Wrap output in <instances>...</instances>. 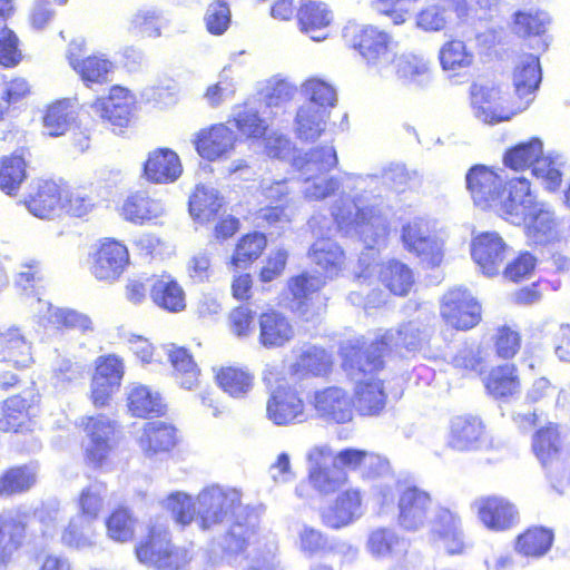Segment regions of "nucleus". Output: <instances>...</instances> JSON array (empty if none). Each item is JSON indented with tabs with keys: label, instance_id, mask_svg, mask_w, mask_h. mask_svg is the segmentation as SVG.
Listing matches in <instances>:
<instances>
[{
	"label": "nucleus",
	"instance_id": "obj_53",
	"mask_svg": "<svg viewBox=\"0 0 570 570\" xmlns=\"http://www.w3.org/2000/svg\"><path fill=\"white\" fill-rule=\"evenodd\" d=\"M495 356L509 361L514 358L522 347V334L517 328L504 324L497 327L492 338Z\"/></svg>",
	"mask_w": 570,
	"mask_h": 570
},
{
	"label": "nucleus",
	"instance_id": "obj_57",
	"mask_svg": "<svg viewBox=\"0 0 570 570\" xmlns=\"http://www.w3.org/2000/svg\"><path fill=\"white\" fill-rule=\"evenodd\" d=\"M128 409L134 416L149 417L163 415L166 405L160 394H129Z\"/></svg>",
	"mask_w": 570,
	"mask_h": 570
},
{
	"label": "nucleus",
	"instance_id": "obj_25",
	"mask_svg": "<svg viewBox=\"0 0 570 570\" xmlns=\"http://www.w3.org/2000/svg\"><path fill=\"white\" fill-rule=\"evenodd\" d=\"M77 110L69 98L55 99L43 106L40 122L49 137L65 136L77 118Z\"/></svg>",
	"mask_w": 570,
	"mask_h": 570
},
{
	"label": "nucleus",
	"instance_id": "obj_3",
	"mask_svg": "<svg viewBox=\"0 0 570 570\" xmlns=\"http://www.w3.org/2000/svg\"><path fill=\"white\" fill-rule=\"evenodd\" d=\"M399 494L397 522L406 531H419L426 527L432 517V499L430 494L416 485H406L392 480L379 485L382 504L394 502Z\"/></svg>",
	"mask_w": 570,
	"mask_h": 570
},
{
	"label": "nucleus",
	"instance_id": "obj_51",
	"mask_svg": "<svg viewBox=\"0 0 570 570\" xmlns=\"http://www.w3.org/2000/svg\"><path fill=\"white\" fill-rule=\"evenodd\" d=\"M73 517L63 530L61 542L68 548L85 550L95 546V531L92 522Z\"/></svg>",
	"mask_w": 570,
	"mask_h": 570
},
{
	"label": "nucleus",
	"instance_id": "obj_52",
	"mask_svg": "<svg viewBox=\"0 0 570 570\" xmlns=\"http://www.w3.org/2000/svg\"><path fill=\"white\" fill-rule=\"evenodd\" d=\"M525 223L527 235L537 243H548L556 237V220L551 213L538 205L531 209Z\"/></svg>",
	"mask_w": 570,
	"mask_h": 570
},
{
	"label": "nucleus",
	"instance_id": "obj_13",
	"mask_svg": "<svg viewBox=\"0 0 570 570\" xmlns=\"http://www.w3.org/2000/svg\"><path fill=\"white\" fill-rule=\"evenodd\" d=\"M485 426L475 415L459 414L451 417L446 444L452 450L468 452L487 445Z\"/></svg>",
	"mask_w": 570,
	"mask_h": 570
},
{
	"label": "nucleus",
	"instance_id": "obj_47",
	"mask_svg": "<svg viewBox=\"0 0 570 570\" xmlns=\"http://www.w3.org/2000/svg\"><path fill=\"white\" fill-rule=\"evenodd\" d=\"M96 206V198L89 187L78 186L71 189L66 183L61 209H65L68 216L83 219L94 212Z\"/></svg>",
	"mask_w": 570,
	"mask_h": 570
},
{
	"label": "nucleus",
	"instance_id": "obj_37",
	"mask_svg": "<svg viewBox=\"0 0 570 570\" xmlns=\"http://www.w3.org/2000/svg\"><path fill=\"white\" fill-rule=\"evenodd\" d=\"M267 247V237L262 232H248L236 242L229 265L234 268L249 267L262 257Z\"/></svg>",
	"mask_w": 570,
	"mask_h": 570
},
{
	"label": "nucleus",
	"instance_id": "obj_17",
	"mask_svg": "<svg viewBox=\"0 0 570 570\" xmlns=\"http://www.w3.org/2000/svg\"><path fill=\"white\" fill-rule=\"evenodd\" d=\"M141 171L147 181L167 185L176 181L181 176L183 165L174 149L158 147L147 154Z\"/></svg>",
	"mask_w": 570,
	"mask_h": 570
},
{
	"label": "nucleus",
	"instance_id": "obj_9",
	"mask_svg": "<svg viewBox=\"0 0 570 570\" xmlns=\"http://www.w3.org/2000/svg\"><path fill=\"white\" fill-rule=\"evenodd\" d=\"M134 106L135 96L128 88L120 85L111 86L106 96L97 97L91 105L100 119L114 131L119 132L129 127Z\"/></svg>",
	"mask_w": 570,
	"mask_h": 570
},
{
	"label": "nucleus",
	"instance_id": "obj_33",
	"mask_svg": "<svg viewBox=\"0 0 570 570\" xmlns=\"http://www.w3.org/2000/svg\"><path fill=\"white\" fill-rule=\"evenodd\" d=\"M225 202L216 190L197 186L189 196L188 210L194 220L208 224L224 209Z\"/></svg>",
	"mask_w": 570,
	"mask_h": 570
},
{
	"label": "nucleus",
	"instance_id": "obj_15",
	"mask_svg": "<svg viewBox=\"0 0 570 570\" xmlns=\"http://www.w3.org/2000/svg\"><path fill=\"white\" fill-rule=\"evenodd\" d=\"M149 298L157 308L169 314H179L187 308L185 288L167 272L150 275Z\"/></svg>",
	"mask_w": 570,
	"mask_h": 570
},
{
	"label": "nucleus",
	"instance_id": "obj_44",
	"mask_svg": "<svg viewBox=\"0 0 570 570\" xmlns=\"http://www.w3.org/2000/svg\"><path fill=\"white\" fill-rule=\"evenodd\" d=\"M366 546L375 558H387L401 554L406 550L407 544L394 530L379 528L370 533Z\"/></svg>",
	"mask_w": 570,
	"mask_h": 570
},
{
	"label": "nucleus",
	"instance_id": "obj_60",
	"mask_svg": "<svg viewBox=\"0 0 570 570\" xmlns=\"http://www.w3.org/2000/svg\"><path fill=\"white\" fill-rule=\"evenodd\" d=\"M205 26L207 31L214 36H220L227 31L232 22V13L227 3L215 1L206 10Z\"/></svg>",
	"mask_w": 570,
	"mask_h": 570
},
{
	"label": "nucleus",
	"instance_id": "obj_59",
	"mask_svg": "<svg viewBox=\"0 0 570 570\" xmlns=\"http://www.w3.org/2000/svg\"><path fill=\"white\" fill-rule=\"evenodd\" d=\"M390 65H393L396 77L403 81H415L429 72L428 63L415 56L403 55L396 58L394 55Z\"/></svg>",
	"mask_w": 570,
	"mask_h": 570
},
{
	"label": "nucleus",
	"instance_id": "obj_21",
	"mask_svg": "<svg viewBox=\"0 0 570 570\" xmlns=\"http://www.w3.org/2000/svg\"><path fill=\"white\" fill-rule=\"evenodd\" d=\"M508 194L499 200L500 213L505 219L527 220L531 209L538 204L531 193V184L523 177L507 183Z\"/></svg>",
	"mask_w": 570,
	"mask_h": 570
},
{
	"label": "nucleus",
	"instance_id": "obj_56",
	"mask_svg": "<svg viewBox=\"0 0 570 570\" xmlns=\"http://www.w3.org/2000/svg\"><path fill=\"white\" fill-rule=\"evenodd\" d=\"M135 522L128 509H116L106 521L107 533L114 541L127 542L134 537Z\"/></svg>",
	"mask_w": 570,
	"mask_h": 570
},
{
	"label": "nucleus",
	"instance_id": "obj_54",
	"mask_svg": "<svg viewBox=\"0 0 570 570\" xmlns=\"http://www.w3.org/2000/svg\"><path fill=\"white\" fill-rule=\"evenodd\" d=\"M106 493L105 483L100 481L91 482L79 495L78 505L80 511L76 517H82L81 519L94 522L102 508Z\"/></svg>",
	"mask_w": 570,
	"mask_h": 570
},
{
	"label": "nucleus",
	"instance_id": "obj_58",
	"mask_svg": "<svg viewBox=\"0 0 570 570\" xmlns=\"http://www.w3.org/2000/svg\"><path fill=\"white\" fill-rule=\"evenodd\" d=\"M237 130L250 139H264L267 135L268 126L253 109H245L238 112L234 118Z\"/></svg>",
	"mask_w": 570,
	"mask_h": 570
},
{
	"label": "nucleus",
	"instance_id": "obj_5",
	"mask_svg": "<svg viewBox=\"0 0 570 570\" xmlns=\"http://www.w3.org/2000/svg\"><path fill=\"white\" fill-rule=\"evenodd\" d=\"M135 552L139 562L158 570H179L191 560L190 551L173 546L169 531L161 525L150 527Z\"/></svg>",
	"mask_w": 570,
	"mask_h": 570
},
{
	"label": "nucleus",
	"instance_id": "obj_29",
	"mask_svg": "<svg viewBox=\"0 0 570 570\" xmlns=\"http://www.w3.org/2000/svg\"><path fill=\"white\" fill-rule=\"evenodd\" d=\"M266 415L275 425H288L306 419L304 401L298 394H272L266 404Z\"/></svg>",
	"mask_w": 570,
	"mask_h": 570
},
{
	"label": "nucleus",
	"instance_id": "obj_41",
	"mask_svg": "<svg viewBox=\"0 0 570 570\" xmlns=\"http://www.w3.org/2000/svg\"><path fill=\"white\" fill-rule=\"evenodd\" d=\"M311 256L328 277L337 275L345 266L343 249L330 238H318L311 248Z\"/></svg>",
	"mask_w": 570,
	"mask_h": 570
},
{
	"label": "nucleus",
	"instance_id": "obj_34",
	"mask_svg": "<svg viewBox=\"0 0 570 570\" xmlns=\"http://www.w3.org/2000/svg\"><path fill=\"white\" fill-rule=\"evenodd\" d=\"M168 361L173 367L174 379L180 389L198 387L200 368L190 350L185 346H173L168 352Z\"/></svg>",
	"mask_w": 570,
	"mask_h": 570
},
{
	"label": "nucleus",
	"instance_id": "obj_20",
	"mask_svg": "<svg viewBox=\"0 0 570 570\" xmlns=\"http://www.w3.org/2000/svg\"><path fill=\"white\" fill-rule=\"evenodd\" d=\"M258 343L265 348L285 346L295 336L289 318L274 308L266 309L257 316Z\"/></svg>",
	"mask_w": 570,
	"mask_h": 570
},
{
	"label": "nucleus",
	"instance_id": "obj_7",
	"mask_svg": "<svg viewBox=\"0 0 570 570\" xmlns=\"http://www.w3.org/2000/svg\"><path fill=\"white\" fill-rule=\"evenodd\" d=\"M440 316L448 328L466 332L480 324L482 306L468 289L452 288L441 299Z\"/></svg>",
	"mask_w": 570,
	"mask_h": 570
},
{
	"label": "nucleus",
	"instance_id": "obj_35",
	"mask_svg": "<svg viewBox=\"0 0 570 570\" xmlns=\"http://www.w3.org/2000/svg\"><path fill=\"white\" fill-rule=\"evenodd\" d=\"M543 144L538 137L518 142L508 148L503 154V165L514 171L531 169L543 158Z\"/></svg>",
	"mask_w": 570,
	"mask_h": 570
},
{
	"label": "nucleus",
	"instance_id": "obj_4",
	"mask_svg": "<svg viewBox=\"0 0 570 570\" xmlns=\"http://www.w3.org/2000/svg\"><path fill=\"white\" fill-rule=\"evenodd\" d=\"M345 45L355 51L367 68L381 72L394 57L395 41L374 24H351L343 30Z\"/></svg>",
	"mask_w": 570,
	"mask_h": 570
},
{
	"label": "nucleus",
	"instance_id": "obj_42",
	"mask_svg": "<svg viewBox=\"0 0 570 570\" xmlns=\"http://www.w3.org/2000/svg\"><path fill=\"white\" fill-rule=\"evenodd\" d=\"M439 60L444 71L452 76H459L473 65L474 55L468 49L464 41L454 38L442 45L439 51Z\"/></svg>",
	"mask_w": 570,
	"mask_h": 570
},
{
	"label": "nucleus",
	"instance_id": "obj_24",
	"mask_svg": "<svg viewBox=\"0 0 570 570\" xmlns=\"http://www.w3.org/2000/svg\"><path fill=\"white\" fill-rule=\"evenodd\" d=\"M362 500L358 491L348 490L335 499L334 503L325 508L322 513V522L332 529H341L361 518Z\"/></svg>",
	"mask_w": 570,
	"mask_h": 570
},
{
	"label": "nucleus",
	"instance_id": "obj_23",
	"mask_svg": "<svg viewBox=\"0 0 570 570\" xmlns=\"http://www.w3.org/2000/svg\"><path fill=\"white\" fill-rule=\"evenodd\" d=\"M164 210L161 200L154 198L147 190H136L126 196L119 214L128 223L144 225L159 218Z\"/></svg>",
	"mask_w": 570,
	"mask_h": 570
},
{
	"label": "nucleus",
	"instance_id": "obj_14",
	"mask_svg": "<svg viewBox=\"0 0 570 570\" xmlns=\"http://www.w3.org/2000/svg\"><path fill=\"white\" fill-rule=\"evenodd\" d=\"M66 181L41 178L35 181L26 200L27 208L37 217L51 218L62 208Z\"/></svg>",
	"mask_w": 570,
	"mask_h": 570
},
{
	"label": "nucleus",
	"instance_id": "obj_11",
	"mask_svg": "<svg viewBox=\"0 0 570 570\" xmlns=\"http://www.w3.org/2000/svg\"><path fill=\"white\" fill-rule=\"evenodd\" d=\"M83 41H71L67 51V59L72 70L80 77L87 87L104 85L109 81L115 65L102 53L83 56Z\"/></svg>",
	"mask_w": 570,
	"mask_h": 570
},
{
	"label": "nucleus",
	"instance_id": "obj_50",
	"mask_svg": "<svg viewBox=\"0 0 570 570\" xmlns=\"http://www.w3.org/2000/svg\"><path fill=\"white\" fill-rule=\"evenodd\" d=\"M215 382L224 392H248L254 385V375L238 366H220L215 372Z\"/></svg>",
	"mask_w": 570,
	"mask_h": 570
},
{
	"label": "nucleus",
	"instance_id": "obj_63",
	"mask_svg": "<svg viewBox=\"0 0 570 570\" xmlns=\"http://www.w3.org/2000/svg\"><path fill=\"white\" fill-rule=\"evenodd\" d=\"M331 365L332 362L323 348L312 347L299 356V366L304 370V375H325L330 372Z\"/></svg>",
	"mask_w": 570,
	"mask_h": 570
},
{
	"label": "nucleus",
	"instance_id": "obj_10",
	"mask_svg": "<svg viewBox=\"0 0 570 570\" xmlns=\"http://www.w3.org/2000/svg\"><path fill=\"white\" fill-rule=\"evenodd\" d=\"M532 449L547 470V475L552 487L562 492L561 485L567 482L568 473L563 471V463L559 460L561 441L556 425H548L535 432L532 440Z\"/></svg>",
	"mask_w": 570,
	"mask_h": 570
},
{
	"label": "nucleus",
	"instance_id": "obj_16",
	"mask_svg": "<svg viewBox=\"0 0 570 570\" xmlns=\"http://www.w3.org/2000/svg\"><path fill=\"white\" fill-rule=\"evenodd\" d=\"M466 188L476 205L489 207L501 199L504 183L501 176L484 165H474L465 176Z\"/></svg>",
	"mask_w": 570,
	"mask_h": 570
},
{
	"label": "nucleus",
	"instance_id": "obj_22",
	"mask_svg": "<svg viewBox=\"0 0 570 570\" xmlns=\"http://www.w3.org/2000/svg\"><path fill=\"white\" fill-rule=\"evenodd\" d=\"M481 522L490 530L505 531L519 521L517 508L501 497L480 498L474 502Z\"/></svg>",
	"mask_w": 570,
	"mask_h": 570
},
{
	"label": "nucleus",
	"instance_id": "obj_18",
	"mask_svg": "<svg viewBox=\"0 0 570 570\" xmlns=\"http://www.w3.org/2000/svg\"><path fill=\"white\" fill-rule=\"evenodd\" d=\"M508 246L499 234L484 232L472 240L471 254L482 272L489 276L497 275L507 257Z\"/></svg>",
	"mask_w": 570,
	"mask_h": 570
},
{
	"label": "nucleus",
	"instance_id": "obj_55",
	"mask_svg": "<svg viewBox=\"0 0 570 570\" xmlns=\"http://www.w3.org/2000/svg\"><path fill=\"white\" fill-rule=\"evenodd\" d=\"M488 350L484 346L462 347L453 356L452 364L458 371L481 374L488 367Z\"/></svg>",
	"mask_w": 570,
	"mask_h": 570
},
{
	"label": "nucleus",
	"instance_id": "obj_19",
	"mask_svg": "<svg viewBox=\"0 0 570 570\" xmlns=\"http://www.w3.org/2000/svg\"><path fill=\"white\" fill-rule=\"evenodd\" d=\"M235 144L234 131L224 124H214L200 129L194 139L197 154L208 161L226 156L234 149Z\"/></svg>",
	"mask_w": 570,
	"mask_h": 570
},
{
	"label": "nucleus",
	"instance_id": "obj_48",
	"mask_svg": "<svg viewBox=\"0 0 570 570\" xmlns=\"http://www.w3.org/2000/svg\"><path fill=\"white\" fill-rule=\"evenodd\" d=\"M488 392H515L521 386L518 366L503 363L492 367L483 379Z\"/></svg>",
	"mask_w": 570,
	"mask_h": 570
},
{
	"label": "nucleus",
	"instance_id": "obj_8",
	"mask_svg": "<svg viewBox=\"0 0 570 570\" xmlns=\"http://www.w3.org/2000/svg\"><path fill=\"white\" fill-rule=\"evenodd\" d=\"M471 104L484 122L497 124L510 120L520 111L509 92L500 86L472 85Z\"/></svg>",
	"mask_w": 570,
	"mask_h": 570
},
{
	"label": "nucleus",
	"instance_id": "obj_64",
	"mask_svg": "<svg viewBox=\"0 0 570 570\" xmlns=\"http://www.w3.org/2000/svg\"><path fill=\"white\" fill-rule=\"evenodd\" d=\"M255 312L246 305H237L228 314L232 332L238 337H247L255 330Z\"/></svg>",
	"mask_w": 570,
	"mask_h": 570
},
{
	"label": "nucleus",
	"instance_id": "obj_46",
	"mask_svg": "<svg viewBox=\"0 0 570 570\" xmlns=\"http://www.w3.org/2000/svg\"><path fill=\"white\" fill-rule=\"evenodd\" d=\"M541 82V68L539 58L527 56L514 68L513 83L518 96H527L538 89Z\"/></svg>",
	"mask_w": 570,
	"mask_h": 570
},
{
	"label": "nucleus",
	"instance_id": "obj_38",
	"mask_svg": "<svg viewBox=\"0 0 570 570\" xmlns=\"http://www.w3.org/2000/svg\"><path fill=\"white\" fill-rule=\"evenodd\" d=\"M86 432L89 438L86 444L87 456L92 463L100 464L110 450L109 440L114 428L106 419L89 417Z\"/></svg>",
	"mask_w": 570,
	"mask_h": 570
},
{
	"label": "nucleus",
	"instance_id": "obj_49",
	"mask_svg": "<svg viewBox=\"0 0 570 570\" xmlns=\"http://www.w3.org/2000/svg\"><path fill=\"white\" fill-rule=\"evenodd\" d=\"M37 481L33 465L16 466L0 478V495H11L28 491Z\"/></svg>",
	"mask_w": 570,
	"mask_h": 570
},
{
	"label": "nucleus",
	"instance_id": "obj_32",
	"mask_svg": "<svg viewBox=\"0 0 570 570\" xmlns=\"http://www.w3.org/2000/svg\"><path fill=\"white\" fill-rule=\"evenodd\" d=\"M308 402L327 422L345 423L353 417L351 394H311Z\"/></svg>",
	"mask_w": 570,
	"mask_h": 570
},
{
	"label": "nucleus",
	"instance_id": "obj_28",
	"mask_svg": "<svg viewBox=\"0 0 570 570\" xmlns=\"http://www.w3.org/2000/svg\"><path fill=\"white\" fill-rule=\"evenodd\" d=\"M402 242L407 250L416 254L429 266H438L442 252L435 238L426 234L419 223H407L402 228Z\"/></svg>",
	"mask_w": 570,
	"mask_h": 570
},
{
	"label": "nucleus",
	"instance_id": "obj_1",
	"mask_svg": "<svg viewBox=\"0 0 570 570\" xmlns=\"http://www.w3.org/2000/svg\"><path fill=\"white\" fill-rule=\"evenodd\" d=\"M194 512L203 530L228 527L218 542L225 556H237L256 541L257 517L252 508L242 503L236 489L214 485L203 490L194 503Z\"/></svg>",
	"mask_w": 570,
	"mask_h": 570
},
{
	"label": "nucleus",
	"instance_id": "obj_39",
	"mask_svg": "<svg viewBox=\"0 0 570 570\" xmlns=\"http://www.w3.org/2000/svg\"><path fill=\"white\" fill-rule=\"evenodd\" d=\"M336 151L331 146H320L299 153L292 159L293 167L306 174H323L336 167Z\"/></svg>",
	"mask_w": 570,
	"mask_h": 570
},
{
	"label": "nucleus",
	"instance_id": "obj_61",
	"mask_svg": "<svg viewBox=\"0 0 570 570\" xmlns=\"http://www.w3.org/2000/svg\"><path fill=\"white\" fill-rule=\"evenodd\" d=\"M22 61L19 38L13 30L3 27L0 30V66L14 68Z\"/></svg>",
	"mask_w": 570,
	"mask_h": 570
},
{
	"label": "nucleus",
	"instance_id": "obj_36",
	"mask_svg": "<svg viewBox=\"0 0 570 570\" xmlns=\"http://www.w3.org/2000/svg\"><path fill=\"white\" fill-rule=\"evenodd\" d=\"M377 278L390 294L401 297L409 295L415 283L412 269L396 259L381 264Z\"/></svg>",
	"mask_w": 570,
	"mask_h": 570
},
{
	"label": "nucleus",
	"instance_id": "obj_43",
	"mask_svg": "<svg viewBox=\"0 0 570 570\" xmlns=\"http://www.w3.org/2000/svg\"><path fill=\"white\" fill-rule=\"evenodd\" d=\"M331 464L342 470L345 468L354 470L362 464L368 465L370 468L375 465L376 474H381L389 469V462L381 456L364 450L351 448L344 449L335 455L331 451Z\"/></svg>",
	"mask_w": 570,
	"mask_h": 570
},
{
	"label": "nucleus",
	"instance_id": "obj_2",
	"mask_svg": "<svg viewBox=\"0 0 570 570\" xmlns=\"http://www.w3.org/2000/svg\"><path fill=\"white\" fill-rule=\"evenodd\" d=\"M420 342L417 331L409 326L389 328L374 338L366 351L358 346H350L343 360V366L354 370V361L361 363L356 373L351 376L357 384L360 392H383V382L374 377V374L384 368V357L400 348L412 350Z\"/></svg>",
	"mask_w": 570,
	"mask_h": 570
},
{
	"label": "nucleus",
	"instance_id": "obj_12",
	"mask_svg": "<svg viewBox=\"0 0 570 570\" xmlns=\"http://www.w3.org/2000/svg\"><path fill=\"white\" fill-rule=\"evenodd\" d=\"M308 479L321 494L337 491L346 481L344 470L331 464V449L327 445L315 446L308 452Z\"/></svg>",
	"mask_w": 570,
	"mask_h": 570
},
{
	"label": "nucleus",
	"instance_id": "obj_26",
	"mask_svg": "<svg viewBox=\"0 0 570 570\" xmlns=\"http://www.w3.org/2000/svg\"><path fill=\"white\" fill-rule=\"evenodd\" d=\"M28 148L21 147L0 157V190L8 196H17L27 179Z\"/></svg>",
	"mask_w": 570,
	"mask_h": 570
},
{
	"label": "nucleus",
	"instance_id": "obj_40",
	"mask_svg": "<svg viewBox=\"0 0 570 570\" xmlns=\"http://www.w3.org/2000/svg\"><path fill=\"white\" fill-rule=\"evenodd\" d=\"M138 442L147 455L169 451L176 443L175 428L159 421L148 422Z\"/></svg>",
	"mask_w": 570,
	"mask_h": 570
},
{
	"label": "nucleus",
	"instance_id": "obj_6",
	"mask_svg": "<svg viewBox=\"0 0 570 570\" xmlns=\"http://www.w3.org/2000/svg\"><path fill=\"white\" fill-rule=\"evenodd\" d=\"M129 264V248L116 237L99 238L89 254V272L99 282L118 281Z\"/></svg>",
	"mask_w": 570,
	"mask_h": 570
},
{
	"label": "nucleus",
	"instance_id": "obj_45",
	"mask_svg": "<svg viewBox=\"0 0 570 570\" xmlns=\"http://www.w3.org/2000/svg\"><path fill=\"white\" fill-rule=\"evenodd\" d=\"M553 538V532L547 528H530L518 537L515 548L522 556L540 558L550 550Z\"/></svg>",
	"mask_w": 570,
	"mask_h": 570
},
{
	"label": "nucleus",
	"instance_id": "obj_31",
	"mask_svg": "<svg viewBox=\"0 0 570 570\" xmlns=\"http://www.w3.org/2000/svg\"><path fill=\"white\" fill-rule=\"evenodd\" d=\"M26 537L23 518L10 511L0 513V564H6L21 548Z\"/></svg>",
	"mask_w": 570,
	"mask_h": 570
},
{
	"label": "nucleus",
	"instance_id": "obj_62",
	"mask_svg": "<svg viewBox=\"0 0 570 570\" xmlns=\"http://www.w3.org/2000/svg\"><path fill=\"white\" fill-rule=\"evenodd\" d=\"M129 31L138 37H158L160 35L159 14L154 10L137 11L130 19Z\"/></svg>",
	"mask_w": 570,
	"mask_h": 570
},
{
	"label": "nucleus",
	"instance_id": "obj_30",
	"mask_svg": "<svg viewBox=\"0 0 570 570\" xmlns=\"http://www.w3.org/2000/svg\"><path fill=\"white\" fill-rule=\"evenodd\" d=\"M125 374L124 360L116 354L101 355L95 361L91 392H114L120 389Z\"/></svg>",
	"mask_w": 570,
	"mask_h": 570
},
{
	"label": "nucleus",
	"instance_id": "obj_27",
	"mask_svg": "<svg viewBox=\"0 0 570 570\" xmlns=\"http://www.w3.org/2000/svg\"><path fill=\"white\" fill-rule=\"evenodd\" d=\"M296 19L299 30L311 39L318 41L325 38L321 31L331 24L333 13L327 3L323 1L303 0L297 8Z\"/></svg>",
	"mask_w": 570,
	"mask_h": 570
}]
</instances>
